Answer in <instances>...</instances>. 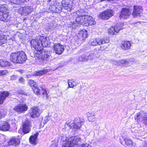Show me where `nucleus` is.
<instances>
[{"mask_svg": "<svg viewBox=\"0 0 147 147\" xmlns=\"http://www.w3.org/2000/svg\"><path fill=\"white\" fill-rule=\"evenodd\" d=\"M32 47L37 51H40L42 49L43 47L48 45V41L45 37L38 36L36 39H33L30 41Z\"/></svg>", "mask_w": 147, "mask_h": 147, "instance_id": "f257e3e1", "label": "nucleus"}, {"mask_svg": "<svg viewBox=\"0 0 147 147\" xmlns=\"http://www.w3.org/2000/svg\"><path fill=\"white\" fill-rule=\"evenodd\" d=\"M8 6L6 4L0 5V21L7 22L10 18L8 14Z\"/></svg>", "mask_w": 147, "mask_h": 147, "instance_id": "f03ea898", "label": "nucleus"}, {"mask_svg": "<svg viewBox=\"0 0 147 147\" xmlns=\"http://www.w3.org/2000/svg\"><path fill=\"white\" fill-rule=\"evenodd\" d=\"M81 142V139L78 136L73 137L65 143V147H78Z\"/></svg>", "mask_w": 147, "mask_h": 147, "instance_id": "7ed1b4c3", "label": "nucleus"}, {"mask_svg": "<svg viewBox=\"0 0 147 147\" xmlns=\"http://www.w3.org/2000/svg\"><path fill=\"white\" fill-rule=\"evenodd\" d=\"M109 42V38L104 37L102 38H98L91 40L90 41V44L93 46H96L97 45H100L108 43Z\"/></svg>", "mask_w": 147, "mask_h": 147, "instance_id": "20e7f679", "label": "nucleus"}, {"mask_svg": "<svg viewBox=\"0 0 147 147\" xmlns=\"http://www.w3.org/2000/svg\"><path fill=\"white\" fill-rule=\"evenodd\" d=\"M79 16H80L76 18L75 21L71 22L72 26H71L70 27H72L73 28L74 26H78V24L84 25L85 16H82L81 15Z\"/></svg>", "mask_w": 147, "mask_h": 147, "instance_id": "39448f33", "label": "nucleus"}, {"mask_svg": "<svg viewBox=\"0 0 147 147\" xmlns=\"http://www.w3.org/2000/svg\"><path fill=\"white\" fill-rule=\"evenodd\" d=\"M33 10L32 7L26 6L20 8L19 10V13L22 16H26L29 14Z\"/></svg>", "mask_w": 147, "mask_h": 147, "instance_id": "423d86ee", "label": "nucleus"}, {"mask_svg": "<svg viewBox=\"0 0 147 147\" xmlns=\"http://www.w3.org/2000/svg\"><path fill=\"white\" fill-rule=\"evenodd\" d=\"M113 15V11L110 9L106 10L101 13L99 16L100 18L102 19L108 20Z\"/></svg>", "mask_w": 147, "mask_h": 147, "instance_id": "0eeeda50", "label": "nucleus"}, {"mask_svg": "<svg viewBox=\"0 0 147 147\" xmlns=\"http://www.w3.org/2000/svg\"><path fill=\"white\" fill-rule=\"evenodd\" d=\"M42 113V111L39 109L38 107H34L31 109L30 114L31 117L34 118L39 117Z\"/></svg>", "mask_w": 147, "mask_h": 147, "instance_id": "6e6552de", "label": "nucleus"}, {"mask_svg": "<svg viewBox=\"0 0 147 147\" xmlns=\"http://www.w3.org/2000/svg\"><path fill=\"white\" fill-rule=\"evenodd\" d=\"M28 107L26 104H20L18 105L13 108V109L16 112L20 113H23L26 111Z\"/></svg>", "mask_w": 147, "mask_h": 147, "instance_id": "1a4fd4ad", "label": "nucleus"}, {"mask_svg": "<svg viewBox=\"0 0 147 147\" xmlns=\"http://www.w3.org/2000/svg\"><path fill=\"white\" fill-rule=\"evenodd\" d=\"M31 122L26 120L23 125V132L25 134L28 133L31 130Z\"/></svg>", "mask_w": 147, "mask_h": 147, "instance_id": "9d476101", "label": "nucleus"}, {"mask_svg": "<svg viewBox=\"0 0 147 147\" xmlns=\"http://www.w3.org/2000/svg\"><path fill=\"white\" fill-rule=\"evenodd\" d=\"M83 120L80 118H76L74 120V123L71 124V125L73 128L79 129L84 122Z\"/></svg>", "mask_w": 147, "mask_h": 147, "instance_id": "9b49d317", "label": "nucleus"}, {"mask_svg": "<svg viewBox=\"0 0 147 147\" xmlns=\"http://www.w3.org/2000/svg\"><path fill=\"white\" fill-rule=\"evenodd\" d=\"M62 9V7L60 5H57L56 3L51 4L49 7V11L54 13H59Z\"/></svg>", "mask_w": 147, "mask_h": 147, "instance_id": "f8f14e48", "label": "nucleus"}, {"mask_svg": "<svg viewBox=\"0 0 147 147\" xmlns=\"http://www.w3.org/2000/svg\"><path fill=\"white\" fill-rule=\"evenodd\" d=\"M53 48L56 53L58 55L62 54L64 50V46L59 43L55 44Z\"/></svg>", "mask_w": 147, "mask_h": 147, "instance_id": "ddd939ff", "label": "nucleus"}, {"mask_svg": "<svg viewBox=\"0 0 147 147\" xmlns=\"http://www.w3.org/2000/svg\"><path fill=\"white\" fill-rule=\"evenodd\" d=\"M131 14V12L129 9L123 8L120 13L119 18L120 19H127Z\"/></svg>", "mask_w": 147, "mask_h": 147, "instance_id": "4468645a", "label": "nucleus"}, {"mask_svg": "<svg viewBox=\"0 0 147 147\" xmlns=\"http://www.w3.org/2000/svg\"><path fill=\"white\" fill-rule=\"evenodd\" d=\"M134 9L132 15L134 17L140 16V14L142 11V7L138 5L134 6Z\"/></svg>", "mask_w": 147, "mask_h": 147, "instance_id": "2eb2a0df", "label": "nucleus"}, {"mask_svg": "<svg viewBox=\"0 0 147 147\" xmlns=\"http://www.w3.org/2000/svg\"><path fill=\"white\" fill-rule=\"evenodd\" d=\"M147 114L142 111L137 113L135 115V119L139 121L143 122L144 118L146 117Z\"/></svg>", "mask_w": 147, "mask_h": 147, "instance_id": "dca6fc26", "label": "nucleus"}, {"mask_svg": "<svg viewBox=\"0 0 147 147\" xmlns=\"http://www.w3.org/2000/svg\"><path fill=\"white\" fill-rule=\"evenodd\" d=\"M121 28L119 25H116L114 27H112L108 30V33L111 35H114L118 33Z\"/></svg>", "mask_w": 147, "mask_h": 147, "instance_id": "f3484780", "label": "nucleus"}, {"mask_svg": "<svg viewBox=\"0 0 147 147\" xmlns=\"http://www.w3.org/2000/svg\"><path fill=\"white\" fill-rule=\"evenodd\" d=\"M84 25L85 26L91 25L95 24V22L92 17L89 16H85Z\"/></svg>", "mask_w": 147, "mask_h": 147, "instance_id": "a211bd4d", "label": "nucleus"}, {"mask_svg": "<svg viewBox=\"0 0 147 147\" xmlns=\"http://www.w3.org/2000/svg\"><path fill=\"white\" fill-rule=\"evenodd\" d=\"M10 124L6 121H2L0 125V130L7 131L10 129Z\"/></svg>", "mask_w": 147, "mask_h": 147, "instance_id": "6ab92c4d", "label": "nucleus"}, {"mask_svg": "<svg viewBox=\"0 0 147 147\" xmlns=\"http://www.w3.org/2000/svg\"><path fill=\"white\" fill-rule=\"evenodd\" d=\"M27 59L26 55L24 52L23 51L19 52L18 60V63H22L24 62Z\"/></svg>", "mask_w": 147, "mask_h": 147, "instance_id": "aec40b11", "label": "nucleus"}, {"mask_svg": "<svg viewBox=\"0 0 147 147\" xmlns=\"http://www.w3.org/2000/svg\"><path fill=\"white\" fill-rule=\"evenodd\" d=\"M87 31L85 30H82L80 31L77 34L78 38L80 40H83L87 36Z\"/></svg>", "mask_w": 147, "mask_h": 147, "instance_id": "412c9836", "label": "nucleus"}, {"mask_svg": "<svg viewBox=\"0 0 147 147\" xmlns=\"http://www.w3.org/2000/svg\"><path fill=\"white\" fill-rule=\"evenodd\" d=\"M19 55V52L12 53L10 56V60L15 63H18Z\"/></svg>", "mask_w": 147, "mask_h": 147, "instance_id": "4be33fe9", "label": "nucleus"}, {"mask_svg": "<svg viewBox=\"0 0 147 147\" xmlns=\"http://www.w3.org/2000/svg\"><path fill=\"white\" fill-rule=\"evenodd\" d=\"M20 143V140L18 138L12 137L8 142V144L16 146L18 145Z\"/></svg>", "mask_w": 147, "mask_h": 147, "instance_id": "5701e85b", "label": "nucleus"}, {"mask_svg": "<svg viewBox=\"0 0 147 147\" xmlns=\"http://www.w3.org/2000/svg\"><path fill=\"white\" fill-rule=\"evenodd\" d=\"M9 94V92L6 91L0 92V104L3 102L4 100L8 96Z\"/></svg>", "mask_w": 147, "mask_h": 147, "instance_id": "b1692460", "label": "nucleus"}, {"mask_svg": "<svg viewBox=\"0 0 147 147\" xmlns=\"http://www.w3.org/2000/svg\"><path fill=\"white\" fill-rule=\"evenodd\" d=\"M38 133L36 132L33 135L31 136L29 138L30 143L31 144L35 145L36 144L37 142V139Z\"/></svg>", "mask_w": 147, "mask_h": 147, "instance_id": "393cba45", "label": "nucleus"}, {"mask_svg": "<svg viewBox=\"0 0 147 147\" xmlns=\"http://www.w3.org/2000/svg\"><path fill=\"white\" fill-rule=\"evenodd\" d=\"M41 59L43 60H47L50 57V54L47 52L41 51L40 55H39Z\"/></svg>", "mask_w": 147, "mask_h": 147, "instance_id": "a878e982", "label": "nucleus"}, {"mask_svg": "<svg viewBox=\"0 0 147 147\" xmlns=\"http://www.w3.org/2000/svg\"><path fill=\"white\" fill-rule=\"evenodd\" d=\"M7 38V36L5 35L3 33H1L0 34V45L6 43Z\"/></svg>", "mask_w": 147, "mask_h": 147, "instance_id": "bb28decb", "label": "nucleus"}, {"mask_svg": "<svg viewBox=\"0 0 147 147\" xmlns=\"http://www.w3.org/2000/svg\"><path fill=\"white\" fill-rule=\"evenodd\" d=\"M131 46V44L129 41H123L120 47L125 50L129 49Z\"/></svg>", "mask_w": 147, "mask_h": 147, "instance_id": "cd10ccee", "label": "nucleus"}, {"mask_svg": "<svg viewBox=\"0 0 147 147\" xmlns=\"http://www.w3.org/2000/svg\"><path fill=\"white\" fill-rule=\"evenodd\" d=\"M88 119L89 121L93 122L94 121L95 117V113L94 112H88L87 114Z\"/></svg>", "mask_w": 147, "mask_h": 147, "instance_id": "c85d7f7f", "label": "nucleus"}, {"mask_svg": "<svg viewBox=\"0 0 147 147\" xmlns=\"http://www.w3.org/2000/svg\"><path fill=\"white\" fill-rule=\"evenodd\" d=\"M120 63L126 66L130 65L132 64L131 62L130 59L127 60H125L124 59H122L119 61Z\"/></svg>", "mask_w": 147, "mask_h": 147, "instance_id": "c756f323", "label": "nucleus"}, {"mask_svg": "<svg viewBox=\"0 0 147 147\" xmlns=\"http://www.w3.org/2000/svg\"><path fill=\"white\" fill-rule=\"evenodd\" d=\"M123 139L127 146L129 147H133V143L131 140L128 138H125Z\"/></svg>", "mask_w": 147, "mask_h": 147, "instance_id": "7c9ffc66", "label": "nucleus"}, {"mask_svg": "<svg viewBox=\"0 0 147 147\" xmlns=\"http://www.w3.org/2000/svg\"><path fill=\"white\" fill-rule=\"evenodd\" d=\"M61 3L62 7L69 5H73V3L71 0H63Z\"/></svg>", "mask_w": 147, "mask_h": 147, "instance_id": "2f4dec72", "label": "nucleus"}, {"mask_svg": "<svg viewBox=\"0 0 147 147\" xmlns=\"http://www.w3.org/2000/svg\"><path fill=\"white\" fill-rule=\"evenodd\" d=\"M10 65V63L5 60H0V66L2 67L8 66Z\"/></svg>", "mask_w": 147, "mask_h": 147, "instance_id": "473e14b6", "label": "nucleus"}, {"mask_svg": "<svg viewBox=\"0 0 147 147\" xmlns=\"http://www.w3.org/2000/svg\"><path fill=\"white\" fill-rule=\"evenodd\" d=\"M10 3L15 4L17 5H19L22 3L26 1V0H7Z\"/></svg>", "mask_w": 147, "mask_h": 147, "instance_id": "72a5a7b5", "label": "nucleus"}, {"mask_svg": "<svg viewBox=\"0 0 147 147\" xmlns=\"http://www.w3.org/2000/svg\"><path fill=\"white\" fill-rule=\"evenodd\" d=\"M47 71L48 70L47 69L40 70L36 72L35 74V75L37 76H42L46 74Z\"/></svg>", "mask_w": 147, "mask_h": 147, "instance_id": "f704fd0d", "label": "nucleus"}, {"mask_svg": "<svg viewBox=\"0 0 147 147\" xmlns=\"http://www.w3.org/2000/svg\"><path fill=\"white\" fill-rule=\"evenodd\" d=\"M73 80H68V88H73L74 86H76L77 84H74L72 82Z\"/></svg>", "mask_w": 147, "mask_h": 147, "instance_id": "c9c22d12", "label": "nucleus"}, {"mask_svg": "<svg viewBox=\"0 0 147 147\" xmlns=\"http://www.w3.org/2000/svg\"><path fill=\"white\" fill-rule=\"evenodd\" d=\"M32 88L34 93L37 95L40 94V90L38 89V87H36V86L33 87H32Z\"/></svg>", "mask_w": 147, "mask_h": 147, "instance_id": "e433bc0d", "label": "nucleus"}, {"mask_svg": "<svg viewBox=\"0 0 147 147\" xmlns=\"http://www.w3.org/2000/svg\"><path fill=\"white\" fill-rule=\"evenodd\" d=\"M96 56L95 54L94 53H92L90 54L89 55L86 57V58L88 60H92L93 59L96 58Z\"/></svg>", "mask_w": 147, "mask_h": 147, "instance_id": "4c0bfd02", "label": "nucleus"}, {"mask_svg": "<svg viewBox=\"0 0 147 147\" xmlns=\"http://www.w3.org/2000/svg\"><path fill=\"white\" fill-rule=\"evenodd\" d=\"M72 5H69L65 6L62 7V9H64L65 10H66L68 11H70L72 8Z\"/></svg>", "mask_w": 147, "mask_h": 147, "instance_id": "58836bf2", "label": "nucleus"}, {"mask_svg": "<svg viewBox=\"0 0 147 147\" xmlns=\"http://www.w3.org/2000/svg\"><path fill=\"white\" fill-rule=\"evenodd\" d=\"M28 84L32 88L36 86V83L34 81L32 80L28 81Z\"/></svg>", "mask_w": 147, "mask_h": 147, "instance_id": "ea45409f", "label": "nucleus"}, {"mask_svg": "<svg viewBox=\"0 0 147 147\" xmlns=\"http://www.w3.org/2000/svg\"><path fill=\"white\" fill-rule=\"evenodd\" d=\"M78 60L81 61H87V59L86 57H85L84 55H82L79 57Z\"/></svg>", "mask_w": 147, "mask_h": 147, "instance_id": "a19ab883", "label": "nucleus"}, {"mask_svg": "<svg viewBox=\"0 0 147 147\" xmlns=\"http://www.w3.org/2000/svg\"><path fill=\"white\" fill-rule=\"evenodd\" d=\"M48 27L50 29L53 30L56 27V25L55 24H53V23L50 24Z\"/></svg>", "mask_w": 147, "mask_h": 147, "instance_id": "79ce46f5", "label": "nucleus"}, {"mask_svg": "<svg viewBox=\"0 0 147 147\" xmlns=\"http://www.w3.org/2000/svg\"><path fill=\"white\" fill-rule=\"evenodd\" d=\"M42 94L44 95V97H46L47 99L48 98V94L46 91L44 89L42 90Z\"/></svg>", "mask_w": 147, "mask_h": 147, "instance_id": "37998d69", "label": "nucleus"}, {"mask_svg": "<svg viewBox=\"0 0 147 147\" xmlns=\"http://www.w3.org/2000/svg\"><path fill=\"white\" fill-rule=\"evenodd\" d=\"M107 47V45H105V46H103L102 45L100 47V48L99 49V50L100 51H103Z\"/></svg>", "mask_w": 147, "mask_h": 147, "instance_id": "c03bdc74", "label": "nucleus"}, {"mask_svg": "<svg viewBox=\"0 0 147 147\" xmlns=\"http://www.w3.org/2000/svg\"><path fill=\"white\" fill-rule=\"evenodd\" d=\"M7 71L6 70H0V76L5 75L7 74Z\"/></svg>", "mask_w": 147, "mask_h": 147, "instance_id": "a18cd8bd", "label": "nucleus"}, {"mask_svg": "<svg viewBox=\"0 0 147 147\" xmlns=\"http://www.w3.org/2000/svg\"><path fill=\"white\" fill-rule=\"evenodd\" d=\"M65 127L66 128H68L67 129H71V128L72 127V126H71V125H69L68 124L66 123L65 125Z\"/></svg>", "mask_w": 147, "mask_h": 147, "instance_id": "49530a36", "label": "nucleus"}, {"mask_svg": "<svg viewBox=\"0 0 147 147\" xmlns=\"http://www.w3.org/2000/svg\"><path fill=\"white\" fill-rule=\"evenodd\" d=\"M143 122V123L145 125H147V115H146V117H145V118H144Z\"/></svg>", "mask_w": 147, "mask_h": 147, "instance_id": "de8ad7c7", "label": "nucleus"}, {"mask_svg": "<svg viewBox=\"0 0 147 147\" xmlns=\"http://www.w3.org/2000/svg\"><path fill=\"white\" fill-rule=\"evenodd\" d=\"M24 79L23 78L21 77L20 78L19 80V82L21 83H24Z\"/></svg>", "mask_w": 147, "mask_h": 147, "instance_id": "09e8293b", "label": "nucleus"}, {"mask_svg": "<svg viewBox=\"0 0 147 147\" xmlns=\"http://www.w3.org/2000/svg\"><path fill=\"white\" fill-rule=\"evenodd\" d=\"M3 117V114L0 111V119H1Z\"/></svg>", "mask_w": 147, "mask_h": 147, "instance_id": "8fccbe9b", "label": "nucleus"}, {"mask_svg": "<svg viewBox=\"0 0 147 147\" xmlns=\"http://www.w3.org/2000/svg\"><path fill=\"white\" fill-rule=\"evenodd\" d=\"M80 147V145L78 146V147ZM81 147H86V144H82L81 146Z\"/></svg>", "mask_w": 147, "mask_h": 147, "instance_id": "3c124183", "label": "nucleus"}, {"mask_svg": "<svg viewBox=\"0 0 147 147\" xmlns=\"http://www.w3.org/2000/svg\"><path fill=\"white\" fill-rule=\"evenodd\" d=\"M86 147H92L91 146L89 145V144H86Z\"/></svg>", "mask_w": 147, "mask_h": 147, "instance_id": "603ef678", "label": "nucleus"}, {"mask_svg": "<svg viewBox=\"0 0 147 147\" xmlns=\"http://www.w3.org/2000/svg\"><path fill=\"white\" fill-rule=\"evenodd\" d=\"M16 77V76H13L11 77V78L13 80H15V78Z\"/></svg>", "mask_w": 147, "mask_h": 147, "instance_id": "864d4df0", "label": "nucleus"}, {"mask_svg": "<svg viewBox=\"0 0 147 147\" xmlns=\"http://www.w3.org/2000/svg\"><path fill=\"white\" fill-rule=\"evenodd\" d=\"M72 82H73V83H74V84H76V82L74 80H73V81H72Z\"/></svg>", "mask_w": 147, "mask_h": 147, "instance_id": "5fc2aeb1", "label": "nucleus"}, {"mask_svg": "<svg viewBox=\"0 0 147 147\" xmlns=\"http://www.w3.org/2000/svg\"><path fill=\"white\" fill-rule=\"evenodd\" d=\"M79 12V11H77V13L78 14V13Z\"/></svg>", "mask_w": 147, "mask_h": 147, "instance_id": "6e6d98bb", "label": "nucleus"}, {"mask_svg": "<svg viewBox=\"0 0 147 147\" xmlns=\"http://www.w3.org/2000/svg\"><path fill=\"white\" fill-rule=\"evenodd\" d=\"M80 147H81V146H80Z\"/></svg>", "mask_w": 147, "mask_h": 147, "instance_id": "4d7b16f0", "label": "nucleus"}]
</instances>
